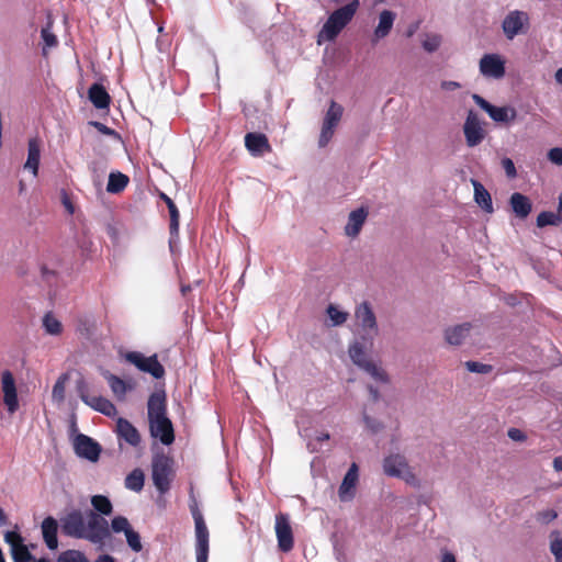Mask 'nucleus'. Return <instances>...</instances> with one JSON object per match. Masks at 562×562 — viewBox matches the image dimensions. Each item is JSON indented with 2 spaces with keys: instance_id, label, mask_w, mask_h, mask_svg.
<instances>
[{
  "instance_id": "obj_1",
  "label": "nucleus",
  "mask_w": 562,
  "mask_h": 562,
  "mask_svg": "<svg viewBox=\"0 0 562 562\" xmlns=\"http://www.w3.org/2000/svg\"><path fill=\"white\" fill-rule=\"evenodd\" d=\"M60 524L64 535L85 539L93 544L102 546L110 538L108 520L92 510L85 514L77 509L71 510L60 519Z\"/></svg>"
},
{
  "instance_id": "obj_2",
  "label": "nucleus",
  "mask_w": 562,
  "mask_h": 562,
  "mask_svg": "<svg viewBox=\"0 0 562 562\" xmlns=\"http://www.w3.org/2000/svg\"><path fill=\"white\" fill-rule=\"evenodd\" d=\"M360 7L359 0H351L349 3L334 10L326 19L317 33V44L334 42L344 29L352 21Z\"/></svg>"
},
{
  "instance_id": "obj_3",
  "label": "nucleus",
  "mask_w": 562,
  "mask_h": 562,
  "mask_svg": "<svg viewBox=\"0 0 562 562\" xmlns=\"http://www.w3.org/2000/svg\"><path fill=\"white\" fill-rule=\"evenodd\" d=\"M382 470L386 476L402 480L408 486L419 488L422 480L407 458L401 452H390L383 458Z\"/></svg>"
},
{
  "instance_id": "obj_4",
  "label": "nucleus",
  "mask_w": 562,
  "mask_h": 562,
  "mask_svg": "<svg viewBox=\"0 0 562 562\" xmlns=\"http://www.w3.org/2000/svg\"><path fill=\"white\" fill-rule=\"evenodd\" d=\"M355 328L359 338L375 341L380 336V325L372 305L363 301L356 305L353 312Z\"/></svg>"
},
{
  "instance_id": "obj_5",
  "label": "nucleus",
  "mask_w": 562,
  "mask_h": 562,
  "mask_svg": "<svg viewBox=\"0 0 562 562\" xmlns=\"http://www.w3.org/2000/svg\"><path fill=\"white\" fill-rule=\"evenodd\" d=\"M190 512L194 520L196 562H207L210 551V532L195 499L190 503Z\"/></svg>"
},
{
  "instance_id": "obj_6",
  "label": "nucleus",
  "mask_w": 562,
  "mask_h": 562,
  "mask_svg": "<svg viewBox=\"0 0 562 562\" xmlns=\"http://www.w3.org/2000/svg\"><path fill=\"white\" fill-rule=\"evenodd\" d=\"M471 99L495 124L508 125L517 120L518 112L509 104L495 105L477 93H473Z\"/></svg>"
},
{
  "instance_id": "obj_7",
  "label": "nucleus",
  "mask_w": 562,
  "mask_h": 562,
  "mask_svg": "<svg viewBox=\"0 0 562 562\" xmlns=\"http://www.w3.org/2000/svg\"><path fill=\"white\" fill-rule=\"evenodd\" d=\"M344 112L345 109L340 103L330 101L322 121L317 139L318 147L324 148L331 142L335 132L342 120Z\"/></svg>"
},
{
  "instance_id": "obj_8",
  "label": "nucleus",
  "mask_w": 562,
  "mask_h": 562,
  "mask_svg": "<svg viewBox=\"0 0 562 562\" xmlns=\"http://www.w3.org/2000/svg\"><path fill=\"white\" fill-rule=\"evenodd\" d=\"M477 69L486 80H502L507 72V58L501 53H485L477 61Z\"/></svg>"
},
{
  "instance_id": "obj_9",
  "label": "nucleus",
  "mask_w": 562,
  "mask_h": 562,
  "mask_svg": "<svg viewBox=\"0 0 562 562\" xmlns=\"http://www.w3.org/2000/svg\"><path fill=\"white\" fill-rule=\"evenodd\" d=\"M173 460L165 453H155L151 461V479L160 494L170 488Z\"/></svg>"
},
{
  "instance_id": "obj_10",
  "label": "nucleus",
  "mask_w": 562,
  "mask_h": 562,
  "mask_svg": "<svg viewBox=\"0 0 562 562\" xmlns=\"http://www.w3.org/2000/svg\"><path fill=\"white\" fill-rule=\"evenodd\" d=\"M462 133L465 145L469 148H474L481 145L487 136L486 122L476 112L469 110L462 125Z\"/></svg>"
},
{
  "instance_id": "obj_11",
  "label": "nucleus",
  "mask_w": 562,
  "mask_h": 562,
  "mask_svg": "<svg viewBox=\"0 0 562 562\" xmlns=\"http://www.w3.org/2000/svg\"><path fill=\"white\" fill-rule=\"evenodd\" d=\"M369 214V206L366 205H358L347 213L342 225V235L347 240L355 241L360 237Z\"/></svg>"
},
{
  "instance_id": "obj_12",
  "label": "nucleus",
  "mask_w": 562,
  "mask_h": 562,
  "mask_svg": "<svg viewBox=\"0 0 562 562\" xmlns=\"http://www.w3.org/2000/svg\"><path fill=\"white\" fill-rule=\"evenodd\" d=\"M501 26L506 40L513 41L516 36L528 32L530 16L522 10H512L504 16Z\"/></svg>"
},
{
  "instance_id": "obj_13",
  "label": "nucleus",
  "mask_w": 562,
  "mask_h": 562,
  "mask_svg": "<svg viewBox=\"0 0 562 562\" xmlns=\"http://www.w3.org/2000/svg\"><path fill=\"white\" fill-rule=\"evenodd\" d=\"M123 359L136 367L143 372H147L155 378H161L164 375V368L158 362L156 356H145L138 351H127L122 355Z\"/></svg>"
},
{
  "instance_id": "obj_14",
  "label": "nucleus",
  "mask_w": 562,
  "mask_h": 562,
  "mask_svg": "<svg viewBox=\"0 0 562 562\" xmlns=\"http://www.w3.org/2000/svg\"><path fill=\"white\" fill-rule=\"evenodd\" d=\"M375 341L357 337L348 344L347 357L352 364L359 369L368 363L370 360V353L374 349Z\"/></svg>"
},
{
  "instance_id": "obj_15",
  "label": "nucleus",
  "mask_w": 562,
  "mask_h": 562,
  "mask_svg": "<svg viewBox=\"0 0 562 562\" xmlns=\"http://www.w3.org/2000/svg\"><path fill=\"white\" fill-rule=\"evenodd\" d=\"M81 401L92 409L108 416L114 417L116 408L114 404L102 395L94 392L93 389H78Z\"/></svg>"
},
{
  "instance_id": "obj_16",
  "label": "nucleus",
  "mask_w": 562,
  "mask_h": 562,
  "mask_svg": "<svg viewBox=\"0 0 562 562\" xmlns=\"http://www.w3.org/2000/svg\"><path fill=\"white\" fill-rule=\"evenodd\" d=\"M274 530L279 549L282 552L291 551L294 546V538L290 518L286 514L280 513L276 516Z\"/></svg>"
},
{
  "instance_id": "obj_17",
  "label": "nucleus",
  "mask_w": 562,
  "mask_h": 562,
  "mask_svg": "<svg viewBox=\"0 0 562 562\" xmlns=\"http://www.w3.org/2000/svg\"><path fill=\"white\" fill-rule=\"evenodd\" d=\"M74 448L78 457L87 459L91 462L98 461L101 453L100 445L83 434L76 436L74 440Z\"/></svg>"
},
{
  "instance_id": "obj_18",
  "label": "nucleus",
  "mask_w": 562,
  "mask_h": 562,
  "mask_svg": "<svg viewBox=\"0 0 562 562\" xmlns=\"http://www.w3.org/2000/svg\"><path fill=\"white\" fill-rule=\"evenodd\" d=\"M474 325L470 322L450 325L443 330V340L451 347L461 346L470 336Z\"/></svg>"
},
{
  "instance_id": "obj_19",
  "label": "nucleus",
  "mask_w": 562,
  "mask_h": 562,
  "mask_svg": "<svg viewBox=\"0 0 562 562\" xmlns=\"http://www.w3.org/2000/svg\"><path fill=\"white\" fill-rule=\"evenodd\" d=\"M149 430L150 435L159 439L162 445L169 446L175 440L173 427L167 416L150 419Z\"/></svg>"
},
{
  "instance_id": "obj_20",
  "label": "nucleus",
  "mask_w": 562,
  "mask_h": 562,
  "mask_svg": "<svg viewBox=\"0 0 562 562\" xmlns=\"http://www.w3.org/2000/svg\"><path fill=\"white\" fill-rule=\"evenodd\" d=\"M4 541L10 546L11 555L14 562H30L32 554L23 543L22 536L16 531H7Z\"/></svg>"
},
{
  "instance_id": "obj_21",
  "label": "nucleus",
  "mask_w": 562,
  "mask_h": 562,
  "mask_svg": "<svg viewBox=\"0 0 562 562\" xmlns=\"http://www.w3.org/2000/svg\"><path fill=\"white\" fill-rule=\"evenodd\" d=\"M470 183L473 189V201L480 211L486 215L495 212L494 203L488 190L477 180L471 179Z\"/></svg>"
},
{
  "instance_id": "obj_22",
  "label": "nucleus",
  "mask_w": 562,
  "mask_h": 562,
  "mask_svg": "<svg viewBox=\"0 0 562 562\" xmlns=\"http://www.w3.org/2000/svg\"><path fill=\"white\" fill-rule=\"evenodd\" d=\"M359 469L356 463H352L347 473L345 474L342 482L338 490V496L341 502H350L356 495V486L359 479Z\"/></svg>"
},
{
  "instance_id": "obj_23",
  "label": "nucleus",
  "mask_w": 562,
  "mask_h": 562,
  "mask_svg": "<svg viewBox=\"0 0 562 562\" xmlns=\"http://www.w3.org/2000/svg\"><path fill=\"white\" fill-rule=\"evenodd\" d=\"M42 142L37 136L27 140V157L24 162V170L33 177H37L41 161Z\"/></svg>"
},
{
  "instance_id": "obj_24",
  "label": "nucleus",
  "mask_w": 562,
  "mask_h": 562,
  "mask_svg": "<svg viewBox=\"0 0 562 562\" xmlns=\"http://www.w3.org/2000/svg\"><path fill=\"white\" fill-rule=\"evenodd\" d=\"M396 14L390 10H383L379 13L376 24L372 33V42L378 43L389 36L391 33Z\"/></svg>"
},
{
  "instance_id": "obj_25",
  "label": "nucleus",
  "mask_w": 562,
  "mask_h": 562,
  "mask_svg": "<svg viewBox=\"0 0 562 562\" xmlns=\"http://www.w3.org/2000/svg\"><path fill=\"white\" fill-rule=\"evenodd\" d=\"M508 203L512 212L520 220H526L532 212L530 199L522 193L514 192L509 196Z\"/></svg>"
},
{
  "instance_id": "obj_26",
  "label": "nucleus",
  "mask_w": 562,
  "mask_h": 562,
  "mask_svg": "<svg viewBox=\"0 0 562 562\" xmlns=\"http://www.w3.org/2000/svg\"><path fill=\"white\" fill-rule=\"evenodd\" d=\"M115 432L120 439H123L132 447H137L140 443L138 430L125 418H117Z\"/></svg>"
},
{
  "instance_id": "obj_27",
  "label": "nucleus",
  "mask_w": 562,
  "mask_h": 562,
  "mask_svg": "<svg viewBox=\"0 0 562 562\" xmlns=\"http://www.w3.org/2000/svg\"><path fill=\"white\" fill-rule=\"evenodd\" d=\"M360 369L376 384H389L392 382L389 372L381 361L372 359Z\"/></svg>"
},
{
  "instance_id": "obj_28",
  "label": "nucleus",
  "mask_w": 562,
  "mask_h": 562,
  "mask_svg": "<svg viewBox=\"0 0 562 562\" xmlns=\"http://www.w3.org/2000/svg\"><path fill=\"white\" fill-rule=\"evenodd\" d=\"M42 529V536L45 544L49 550H56L58 547V539H57V532H58V522L57 520L48 516L46 517L41 525Z\"/></svg>"
},
{
  "instance_id": "obj_29",
  "label": "nucleus",
  "mask_w": 562,
  "mask_h": 562,
  "mask_svg": "<svg viewBox=\"0 0 562 562\" xmlns=\"http://www.w3.org/2000/svg\"><path fill=\"white\" fill-rule=\"evenodd\" d=\"M148 420L166 415V394L162 389L155 391L148 400Z\"/></svg>"
},
{
  "instance_id": "obj_30",
  "label": "nucleus",
  "mask_w": 562,
  "mask_h": 562,
  "mask_svg": "<svg viewBox=\"0 0 562 562\" xmlns=\"http://www.w3.org/2000/svg\"><path fill=\"white\" fill-rule=\"evenodd\" d=\"M88 98L94 108L99 110L109 109L111 98L102 85L93 83L88 90Z\"/></svg>"
},
{
  "instance_id": "obj_31",
  "label": "nucleus",
  "mask_w": 562,
  "mask_h": 562,
  "mask_svg": "<svg viewBox=\"0 0 562 562\" xmlns=\"http://www.w3.org/2000/svg\"><path fill=\"white\" fill-rule=\"evenodd\" d=\"M326 323L331 327H339L347 323L349 313L337 304H329L325 310Z\"/></svg>"
},
{
  "instance_id": "obj_32",
  "label": "nucleus",
  "mask_w": 562,
  "mask_h": 562,
  "mask_svg": "<svg viewBox=\"0 0 562 562\" xmlns=\"http://www.w3.org/2000/svg\"><path fill=\"white\" fill-rule=\"evenodd\" d=\"M245 145L252 155H262L269 150L268 139L262 134H247Z\"/></svg>"
},
{
  "instance_id": "obj_33",
  "label": "nucleus",
  "mask_w": 562,
  "mask_h": 562,
  "mask_svg": "<svg viewBox=\"0 0 562 562\" xmlns=\"http://www.w3.org/2000/svg\"><path fill=\"white\" fill-rule=\"evenodd\" d=\"M41 323L45 334L48 336L59 337L64 331L60 318L50 312L43 315Z\"/></svg>"
},
{
  "instance_id": "obj_34",
  "label": "nucleus",
  "mask_w": 562,
  "mask_h": 562,
  "mask_svg": "<svg viewBox=\"0 0 562 562\" xmlns=\"http://www.w3.org/2000/svg\"><path fill=\"white\" fill-rule=\"evenodd\" d=\"M128 183V177L121 172H111L106 186V191L110 193H119L123 191Z\"/></svg>"
},
{
  "instance_id": "obj_35",
  "label": "nucleus",
  "mask_w": 562,
  "mask_h": 562,
  "mask_svg": "<svg viewBox=\"0 0 562 562\" xmlns=\"http://www.w3.org/2000/svg\"><path fill=\"white\" fill-rule=\"evenodd\" d=\"M91 505L94 509L93 512L100 515L101 517L102 515L109 516L113 510L111 501L109 499V497L104 495H93L91 497Z\"/></svg>"
},
{
  "instance_id": "obj_36",
  "label": "nucleus",
  "mask_w": 562,
  "mask_h": 562,
  "mask_svg": "<svg viewBox=\"0 0 562 562\" xmlns=\"http://www.w3.org/2000/svg\"><path fill=\"white\" fill-rule=\"evenodd\" d=\"M144 473L140 469L133 470L125 479V487L133 492H140L144 487Z\"/></svg>"
},
{
  "instance_id": "obj_37",
  "label": "nucleus",
  "mask_w": 562,
  "mask_h": 562,
  "mask_svg": "<svg viewBox=\"0 0 562 562\" xmlns=\"http://www.w3.org/2000/svg\"><path fill=\"white\" fill-rule=\"evenodd\" d=\"M550 551L555 562H562V536L558 530L550 532Z\"/></svg>"
},
{
  "instance_id": "obj_38",
  "label": "nucleus",
  "mask_w": 562,
  "mask_h": 562,
  "mask_svg": "<svg viewBox=\"0 0 562 562\" xmlns=\"http://www.w3.org/2000/svg\"><path fill=\"white\" fill-rule=\"evenodd\" d=\"M562 223L561 216L553 212H541L537 216V226L544 227L548 225L558 226Z\"/></svg>"
},
{
  "instance_id": "obj_39",
  "label": "nucleus",
  "mask_w": 562,
  "mask_h": 562,
  "mask_svg": "<svg viewBox=\"0 0 562 562\" xmlns=\"http://www.w3.org/2000/svg\"><path fill=\"white\" fill-rule=\"evenodd\" d=\"M57 562H90L87 555L79 550H67L59 554Z\"/></svg>"
},
{
  "instance_id": "obj_40",
  "label": "nucleus",
  "mask_w": 562,
  "mask_h": 562,
  "mask_svg": "<svg viewBox=\"0 0 562 562\" xmlns=\"http://www.w3.org/2000/svg\"><path fill=\"white\" fill-rule=\"evenodd\" d=\"M109 529H110V532L111 531L114 533L123 532L125 535L130 529H132V526L126 517L115 516L111 520V524L109 525Z\"/></svg>"
},
{
  "instance_id": "obj_41",
  "label": "nucleus",
  "mask_w": 562,
  "mask_h": 562,
  "mask_svg": "<svg viewBox=\"0 0 562 562\" xmlns=\"http://www.w3.org/2000/svg\"><path fill=\"white\" fill-rule=\"evenodd\" d=\"M4 396L3 402L7 406V409L10 414H13L19 408V400L16 389H3Z\"/></svg>"
},
{
  "instance_id": "obj_42",
  "label": "nucleus",
  "mask_w": 562,
  "mask_h": 562,
  "mask_svg": "<svg viewBox=\"0 0 562 562\" xmlns=\"http://www.w3.org/2000/svg\"><path fill=\"white\" fill-rule=\"evenodd\" d=\"M81 383L80 373L76 370H69L63 373L56 381L55 386H65L67 384H79Z\"/></svg>"
},
{
  "instance_id": "obj_43",
  "label": "nucleus",
  "mask_w": 562,
  "mask_h": 562,
  "mask_svg": "<svg viewBox=\"0 0 562 562\" xmlns=\"http://www.w3.org/2000/svg\"><path fill=\"white\" fill-rule=\"evenodd\" d=\"M464 367L469 372L477 374H490L493 370L492 366L479 361H467Z\"/></svg>"
},
{
  "instance_id": "obj_44",
  "label": "nucleus",
  "mask_w": 562,
  "mask_h": 562,
  "mask_svg": "<svg viewBox=\"0 0 562 562\" xmlns=\"http://www.w3.org/2000/svg\"><path fill=\"white\" fill-rule=\"evenodd\" d=\"M125 538H126V542L128 544V547L134 551V552H140L142 549H143V544H142V541H140V536L138 532H136L133 528L130 529L126 533H125Z\"/></svg>"
},
{
  "instance_id": "obj_45",
  "label": "nucleus",
  "mask_w": 562,
  "mask_h": 562,
  "mask_svg": "<svg viewBox=\"0 0 562 562\" xmlns=\"http://www.w3.org/2000/svg\"><path fill=\"white\" fill-rule=\"evenodd\" d=\"M42 40L44 43L43 52L47 54V50L55 47L57 45V38L55 34L52 32L50 27H44L42 30Z\"/></svg>"
},
{
  "instance_id": "obj_46",
  "label": "nucleus",
  "mask_w": 562,
  "mask_h": 562,
  "mask_svg": "<svg viewBox=\"0 0 562 562\" xmlns=\"http://www.w3.org/2000/svg\"><path fill=\"white\" fill-rule=\"evenodd\" d=\"M59 199L67 214L72 215L76 212V206L72 202L70 193L63 189L59 191Z\"/></svg>"
},
{
  "instance_id": "obj_47",
  "label": "nucleus",
  "mask_w": 562,
  "mask_h": 562,
  "mask_svg": "<svg viewBox=\"0 0 562 562\" xmlns=\"http://www.w3.org/2000/svg\"><path fill=\"white\" fill-rule=\"evenodd\" d=\"M440 44L441 38L438 35H427L422 43L424 49L429 53L436 52L440 47Z\"/></svg>"
},
{
  "instance_id": "obj_48",
  "label": "nucleus",
  "mask_w": 562,
  "mask_h": 562,
  "mask_svg": "<svg viewBox=\"0 0 562 562\" xmlns=\"http://www.w3.org/2000/svg\"><path fill=\"white\" fill-rule=\"evenodd\" d=\"M440 91L443 93H453L462 89L461 82L452 79L441 80L439 83Z\"/></svg>"
},
{
  "instance_id": "obj_49",
  "label": "nucleus",
  "mask_w": 562,
  "mask_h": 562,
  "mask_svg": "<svg viewBox=\"0 0 562 562\" xmlns=\"http://www.w3.org/2000/svg\"><path fill=\"white\" fill-rule=\"evenodd\" d=\"M558 513L554 509H544L538 512L536 515V520L542 525H548L557 519Z\"/></svg>"
},
{
  "instance_id": "obj_50",
  "label": "nucleus",
  "mask_w": 562,
  "mask_h": 562,
  "mask_svg": "<svg viewBox=\"0 0 562 562\" xmlns=\"http://www.w3.org/2000/svg\"><path fill=\"white\" fill-rule=\"evenodd\" d=\"M167 205H168V209H169V212H170V217H171V229L173 232H177L178 231V226H179V212L175 205V203L167 196H164Z\"/></svg>"
},
{
  "instance_id": "obj_51",
  "label": "nucleus",
  "mask_w": 562,
  "mask_h": 562,
  "mask_svg": "<svg viewBox=\"0 0 562 562\" xmlns=\"http://www.w3.org/2000/svg\"><path fill=\"white\" fill-rule=\"evenodd\" d=\"M548 160L555 165L561 167L562 166V147H552L547 153Z\"/></svg>"
},
{
  "instance_id": "obj_52",
  "label": "nucleus",
  "mask_w": 562,
  "mask_h": 562,
  "mask_svg": "<svg viewBox=\"0 0 562 562\" xmlns=\"http://www.w3.org/2000/svg\"><path fill=\"white\" fill-rule=\"evenodd\" d=\"M501 165H502L506 176L509 179H514L517 177V170H516L515 164L510 158H508V157L502 158Z\"/></svg>"
},
{
  "instance_id": "obj_53",
  "label": "nucleus",
  "mask_w": 562,
  "mask_h": 562,
  "mask_svg": "<svg viewBox=\"0 0 562 562\" xmlns=\"http://www.w3.org/2000/svg\"><path fill=\"white\" fill-rule=\"evenodd\" d=\"M507 436L516 442H524L527 439L526 434L518 428H509L507 430Z\"/></svg>"
},
{
  "instance_id": "obj_54",
  "label": "nucleus",
  "mask_w": 562,
  "mask_h": 562,
  "mask_svg": "<svg viewBox=\"0 0 562 562\" xmlns=\"http://www.w3.org/2000/svg\"><path fill=\"white\" fill-rule=\"evenodd\" d=\"M90 125L93 126L98 132H100L102 134L117 137V135L115 134V132L113 130L109 128L108 126H105L102 123L90 122Z\"/></svg>"
},
{
  "instance_id": "obj_55",
  "label": "nucleus",
  "mask_w": 562,
  "mask_h": 562,
  "mask_svg": "<svg viewBox=\"0 0 562 562\" xmlns=\"http://www.w3.org/2000/svg\"><path fill=\"white\" fill-rule=\"evenodd\" d=\"M1 383L2 386H14L15 380L13 378V374L5 370L1 373Z\"/></svg>"
},
{
  "instance_id": "obj_56",
  "label": "nucleus",
  "mask_w": 562,
  "mask_h": 562,
  "mask_svg": "<svg viewBox=\"0 0 562 562\" xmlns=\"http://www.w3.org/2000/svg\"><path fill=\"white\" fill-rule=\"evenodd\" d=\"M364 422L367 424V427L372 431V432H378L382 429V425L381 423L376 422L375 419H372L368 416H364Z\"/></svg>"
},
{
  "instance_id": "obj_57",
  "label": "nucleus",
  "mask_w": 562,
  "mask_h": 562,
  "mask_svg": "<svg viewBox=\"0 0 562 562\" xmlns=\"http://www.w3.org/2000/svg\"><path fill=\"white\" fill-rule=\"evenodd\" d=\"M440 562H457L453 553L449 551H442Z\"/></svg>"
},
{
  "instance_id": "obj_58",
  "label": "nucleus",
  "mask_w": 562,
  "mask_h": 562,
  "mask_svg": "<svg viewBox=\"0 0 562 562\" xmlns=\"http://www.w3.org/2000/svg\"><path fill=\"white\" fill-rule=\"evenodd\" d=\"M94 562H116L115 559L110 554H101Z\"/></svg>"
},
{
  "instance_id": "obj_59",
  "label": "nucleus",
  "mask_w": 562,
  "mask_h": 562,
  "mask_svg": "<svg viewBox=\"0 0 562 562\" xmlns=\"http://www.w3.org/2000/svg\"><path fill=\"white\" fill-rule=\"evenodd\" d=\"M553 469L557 472H561L562 471V457H555L553 459Z\"/></svg>"
},
{
  "instance_id": "obj_60",
  "label": "nucleus",
  "mask_w": 562,
  "mask_h": 562,
  "mask_svg": "<svg viewBox=\"0 0 562 562\" xmlns=\"http://www.w3.org/2000/svg\"><path fill=\"white\" fill-rule=\"evenodd\" d=\"M126 390L127 389H113L114 394L119 400L124 398Z\"/></svg>"
},
{
  "instance_id": "obj_61",
  "label": "nucleus",
  "mask_w": 562,
  "mask_h": 562,
  "mask_svg": "<svg viewBox=\"0 0 562 562\" xmlns=\"http://www.w3.org/2000/svg\"><path fill=\"white\" fill-rule=\"evenodd\" d=\"M64 390L65 389H54L53 397L54 398H63L64 397Z\"/></svg>"
},
{
  "instance_id": "obj_62",
  "label": "nucleus",
  "mask_w": 562,
  "mask_h": 562,
  "mask_svg": "<svg viewBox=\"0 0 562 562\" xmlns=\"http://www.w3.org/2000/svg\"><path fill=\"white\" fill-rule=\"evenodd\" d=\"M8 522V517L2 508H0V526H4Z\"/></svg>"
},
{
  "instance_id": "obj_63",
  "label": "nucleus",
  "mask_w": 562,
  "mask_h": 562,
  "mask_svg": "<svg viewBox=\"0 0 562 562\" xmlns=\"http://www.w3.org/2000/svg\"><path fill=\"white\" fill-rule=\"evenodd\" d=\"M554 79L558 83L562 85V67L555 71Z\"/></svg>"
},
{
  "instance_id": "obj_64",
  "label": "nucleus",
  "mask_w": 562,
  "mask_h": 562,
  "mask_svg": "<svg viewBox=\"0 0 562 562\" xmlns=\"http://www.w3.org/2000/svg\"><path fill=\"white\" fill-rule=\"evenodd\" d=\"M559 216H561L562 221V194L559 196V204H558V213Z\"/></svg>"
}]
</instances>
